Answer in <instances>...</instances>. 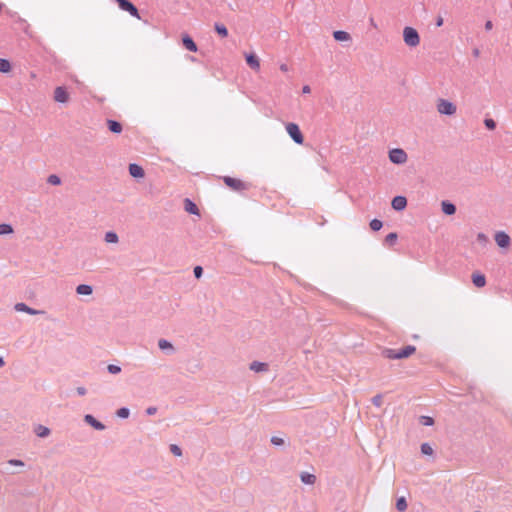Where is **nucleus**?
I'll return each mask as SVG.
<instances>
[{
	"label": "nucleus",
	"instance_id": "f257e3e1",
	"mask_svg": "<svg viewBox=\"0 0 512 512\" xmlns=\"http://www.w3.org/2000/svg\"><path fill=\"white\" fill-rule=\"evenodd\" d=\"M416 351L413 345H407L400 350L386 348L383 350L382 355L387 359H403L412 355Z\"/></svg>",
	"mask_w": 512,
	"mask_h": 512
},
{
	"label": "nucleus",
	"instance_id": "f03ea898",
	"mask_svg": "<svg viewBox=\"0 0 512 512\" xmlns=\"http://www.w3.org/2000/svg\"><path fill=\"white\" fill-rule=\"evenodd\" d=\"M403 39L407 46L416 47L420 43V36L413 27H405L403 30Z\"/></svg>",
	"mask_w": 512,
	"mask_h": 512
},
{
	"label": "nucleus",
	"instance_id": "7ed1b4c3",
	"mask_svg": "<svg viewBox=\"0 0 512 512\" xmlns=\"http://www.w3.org/2000/svg\"><path fill=\"white\" fill-rule=\"evenodd\" d=\"M436 107L440 114L446 116H452L457 111V106L453 102L443 98L438 99Z\"/></svg>",
	"mask_w": 512,
	"mask_h": 512
},
{
	"label": "nucleus",
	"instance_id": "20e7f679",
	"mask_svg": "<svg viewBox=\"0 0 512 512\" xmlns=\"http://www.w3.org/2000/svg\"><path fill=\"white\" fill-rule=\"evenodd\" d=\"M286 131H287L288 135L291 137V139L296 144H299V145L303 144L304 136H303L298 124L293 123V122L287 123Z\"/></svg>",
	"mask_w": 512,
	"mask_h": 512
},
{
	"label": "nucleus",
	"instance_id": "39448f33",
	"mask_svg": "<svg viewBox=\"0 0 512 512\" xmlns=\"http://www.w3.org/2000/svg\"><path fill=\"white\" fill-rule=\"evenodd\" d=\"M223 181L230 189L237 192L247 190L249 188V185L247 183L243 182L240 179H236L230 176H224Z\"/></svg>",
	"mask_w": 512,
	"mask_h": 512
},
{
	"label": "nucleus",
	"instance_id": "423d86ee",
	"mask_svg": "<svg viewBox=\"0 0 512 512\" xmlns=\"http://www.w3.org/2000/svg\"><path fill=\"white\" fill-rule=\"evenodd\" d=\"M115 2L121 10L128 12L131 16L137 19H140L137 7L130 0H115Z\"/></svg>",
	"mask_w": 512,
	"mask_h": 512
},
{
	"label": "nucleus",
	"instance_id": "0eeeda50",
	"mask_svg": "<svg viewBox=\"0 0 512 512\" xmlns=\"http://www.w3.org/2000/svg\"><path fill=\"white\" fill-rule=\"evenodd\" d=\"M407 153L401 148H394L389 151V160L394 164H403L407 161Z\"/></svg>",
	"mask_w": 512,
	"mask_h": 512
},
{
	"label": "nucleus",
	"instance_id": "6e6552de",
	"mask_svg": "<svg viewBox=\"0 0 512 512\" xmlns=\"http://www.w3.org/2000/svg\"><path fill=\"white\" fill-rule=\"evenodd\" d=\"M54 100L58 103H66L69 100V93L63 86H58L54 90Z\"/></svg>",
	"mask_w": 512,
	"mask_h": 512
},
{
	"label": "nucleus",
	"instance_id": "1a4fd4ad",
	"mask_svg": "<svg viewBox=\"0 0 512 512\" xmlns=\"http://www.w3.org/2000/svg\"><path fill=\"white\" fill-rule=\"evenodd\" d=\"M84 421L89 424L91 427H93L95 430H98V431H103L106 426L100 422L99 420H97L93 415L91 414H86L84 416Z\"/></svg>",
	"mask_w": 512,
	"mask_h": 512
},
{
	"label": "nucleus",
	"instance_id": "9d476101",
	"mask_svg": "<svg viewBox=\"0 0 512 512\" xmlns=\"http://www.w3.org/2000/svg\"><path fill=\"white\" fill-rule=\"evenodd\" d=\"M495 241L500 248H506L510 245V237L503 231L496 233Z\"/></svg>",
	"mask_w": 512,
	"mask_h": 512
},
{
	"label": "nucleus",
	"instance_id": "9b49d317",
	"mask_svg": "<svg viewBox=\"0 0 512 512\" xmlns=\"http://www.w3.org/2000/svg\"><path fill=\"white\" fill-rule=\"evenodd\" d=\"M392 208L396 211H402L407 206V199L404 196H395L391 202Z\"/></svg>",
	"mask_w": 512,
	"mask_h": 512
},
{
	"label": "nucleus",
	"instance_id": "f8f14e48",
	"mask_svg": "<svg viewBox=\"0 0 512 512\" xmlns=\"http://www.w3.org/2000/svg\"><path fill=\"white\" fill-rule=\"evenodd\" d=\"M128 170H129V174L133 178H142V177H144V174H145L144 169L140 165H138L136 163L129 164Z\"/></svg>",
	"mask_w": 512,
	"mask_h": 512
},
{
	"label": "nucleus",
	"instance_id": "ddd939ff",
	"mask_svg": "<svg viewBox=\"0 0 512 512\" xmlns=\"http://www.w3.org/2000/svg\"><path fill=\"white\" fill-rule=\"evenodd\" d=\"M245 59H246V63L248 64V66L251 69L256 70V71H258L260 69L259 59L254 53L247 54Z\"/></svg>",
	"mask_w": 512,
	"mask_h": 512
},
{
	"label": "nucleus",
	"instance_id": "4468645a",
	"mask_svg": "<svg viewBox=\"0 0 512 512\" xmlns=\"http://www.w3.org/2000/svg\"><path fill=\"white\" fill-rule=\"evenodd\" d=\"M182 43H183V46L191 51V52H196L197 51V45L196 43L194 42V40L192 39V37H190L188 34H185L183 37H182Z\"/></svg>",
	"mask_w": 512,
	"mask_h": 512
},
{
	"label": "nucleus",
	"instance_id": "2eb2a0df",
	"mask_svg": "<svg viewBox=\"0 0 512 512\" xmlns=\"http://www.w3.org/2000/svg\"><path fill=\"white\" fill-rule=\"evenodd\" d=\"M158 347L160 350H162L168 354H173L175 352V348H174L173 344L166 339H160L158 341Z\"/></svg>",
	"mask_w": 512,
	"mask_h": 512
},
{
	"label": "nucleus",
	"instance_id": "dca6fc26",
	"mask_svg": "<svg viewBox=\"0 0 512 512\" xmlns=\"http://www.w3.org/2000/svg\"><path fill=\"white\" fill-rule=\"evenodd\" d=\"M442 212L446 215H453L456 212V206L450 201L444 200L441 202Z\"/></svg>",
	"mask_w": 512,
	"mask_h": 512
},
{
	"label": "nucleus",
	"instance_id": "f3484780",
	"mask_svg": "<svg viewBox=\"0 0 512 512\" xmlns=\"http://www.w3.org/2000/svg\"><path fill=\"white\" fill-rule=\"evenodd\" d=\"M15 310L18 312H25L30 315H36V314L41 313V311L31 308L28 305H26L25 303H17L15 305Z\"/></svg>",
	"mask_w": 512,
	"mask_h": 512
},
{
	"label": "nucleus",
	"instance_id": "a211bd4d",
	"mask_svg": "<svg viewBox=\"0 0 512 512\" xmlns=\"http://www.w3.org/2000/svg\"><path fill=\"white\" fill-rule=\"evenodd\" d=\"M249 369L254 372H266L268 371L269 366L265 362L253 361L252 363H250Z\"/></svg>",
	"mask_w": 512,
	"mask_h": 512
},
{
	"label": "nucleus",
	"instance_id": "6ab92c4d",
	"mask_svg": "<svg viewBox=\"0 0 512 512\" xmlns=\"http://www.w3.org/2000/svg\"><path fill=\"white\" fill-rule=\"evenodd\" d=\"M107 127L110 132L120 134L123 130L122 124L116 120L108 119Z\"/></svg>",
	"mask_w": 512,
	"mask_h": 512
},
{
	"label": "nucleus",
	"instance_id": "aec40b11",
	"mask_svg": "<svg viewBox=\"0 0 512 512\" xmlns=\"http://www.w3.org/2000/svg\"><path fill=\"white\" fill-rule=\"evenodd\" d=\"M184 208H185V211L190 214L199 215V208L192 200H190L188 198H186L184 200Z\"/></svg>",
	"mask_w": 512,
	"mask_h": 512
},
{
	"label": "nucleus",
	"instance_id": "412c9836",
	"mask_svg": "<svg viewBox=\"0 0 512 512\" xmlns=\"http://www.w3.org/2000/svg\"><path fill=\"white\" fill-rule=\"evenodd\" d=\"M472 282L473 284L478 287V288H481V287H484L485 284H486V278L483 274L481 273H473L472 274Z\"/></svg>",
	"mask_w": 512,
	"mask_h": 512
},
{
	"label": "nucleus",
	"instance_id": "4be33fe9",
	"mask_svg": "<svg viewBox=\"0 0 512 512\" xmlns=\"http://www.w3.org/2000/svg\"><path fill=\"white\" fill-rule=\"evenodd\" d=\"M333 37L336 41L343 42V41H350L351 36L348 32L343 30H337L333 32Z\"/></svg>",
	"mask_w": 512,
	"mask_h": 512
},
{
	"label": "nucleus",
	"instance_id": "5701e85b",
	"mask_svg": "<svg viewBox=\"0 0 512 512\" xmlns=\"http://www.w3.org/2000/svg\"><path fill=\"white\" fill-rule=\"evenodd\" d=\"M300 479L302 483L307 485H313L316 482V476L314 474H310L308 472H302L300 474Z\"/></svg>",
	"mask_w": 512,
	"mask_h": 512
},
{
	"label": "nucleus",
	"instance_id": "b1692460",
	"mask_svg": "<svg viewBox=\"0 0 512 512\" xmlns=\"http://www.w3.org/2000/svg\"><path fill=\"white\" fill-rule=\"evenodd\" d=\"M76 293L79 295H91L93 293V288L88 284H80L76 287Z\"/></svg>",
	"mask_w": 512,
	"mask_h": 512
},
{
	"label": "nucleus",
	"instance_id": "393cba45",
	"mask_svg": "<svg viewBox=\"0 0 512 512\" xmlns=\"http://www.w3.org/2000/svg\"><path fill=\"white\" fill-rule=\"evenodd\" d=\"M34 431L40 438L47 437L50 434V429L43 425H37Z\"/></svg>",
	"mask_w": 512,
	"mask_h": 512
},
{
	"label": "nucleus",
	"instance_id": "a878e982",
	"mask_svg": "<svg viewBox=\"0 0 512 512\" xmlns=\"http://www.w3.org/2000/svg\"><path fill=\"white\" fill-rule=\"evenodd\" d=\"M215 31L218 33L219 36L222 38H225L228 36V29L226 26L222 23H215L214 25Z\"/></svg>",
	"mask_w": 512,
	"mask_h": 512
},
{
	"label": "nucleus",
	"instance_id": "bb28decb",
	"mask_svg": "<svg viewBox=\"0 0 512 512\" xmlns=\"http://www.w3.org/2000/svg\"><path fill=\"white\" fill-rule=\"evenodd\" d=\"M11 63L9 60L0 58V72L1 73H8L11 71Z\"/></svg>",
	"mask_w": 512,
	"mask_h": 512
},
{
	"label": "nucleus",
	"instance_id": "cd10ccee",
	"mask_svg": "<svg viewBox=\"0 0 512 512\" xmlns=\"http://www.w3.org/2000/svg\"><path fill=\"white\" fill-rule=\"evenodd\" d=\"M407 501L405 499V497H399L396 501V509L399 511V512H403L407 509Z\"/></svg>",
	"mask_w": 512,
	"mask_h": 512
},
{
	"label": "nucleus",
	"instance_id": "c85d7f7f",
	"mask_svg": "<svg viewBox=\"0 0 512 512\" xmlns=\"http://www.w3.org/2000/svg\"><path fill=\"white\" fill-rule=\"evenodd\" d=\"M105 241L107 243H117L119 241V237L117 235V233L113 232V231H109L105 234Z\"/></svg>",
	"mask_w": 512,
	"mask_h": 512
},
{
	"label": "nucleus",
	"instance_id": "c756f323",
	"mask_svg": "<svg viewBox=\"0 0 512 512\" xmlns=\"http://www.w3.org/2000/svg\"><path fill=\"white\" fill-rule=\"evenodd\" d=\"M13 233V228L10 224L2 223L0 224V235H8Z\"/></svg>",
	"mask_w": 512,
	"mask_h": 512
},
{
	"label": "nucleus",
	"instance_id": "7c9ffc66",
	"mask_svg": "<svg viewBox=\"0 0 512 512\" xmlns=\"http://www.w3.org/2000/svg\"><path fill=\"white\" fill-rule=\"evenodd\" d=\"M397 238V233L391 232L385 237V243L388 244L389 246H393L396 243Z\"/></svg>",
	"mask_w": 512,
	"mask_h": 512
},
{
	"label": "nucleus",
	"instance_id": "2f4dec72",
	"mask_svg": "<svg viewBox=\"0 0 512 512\" xmlns=\"http://www.w3.org/2000/svg\"><path fill=\"white\" fill-rule=\"evenodd\" d=\"M421 453L424 455L431 456L433 455L434 450L429 443L425 442L421 444Z\"/></svg>",
	"mask_w": 512,
	"mask_h": 512
},
{
	"label": "nucleus",
	"instance_id": "473e14b6",
	"mask_svg": "<svg viewBox=\"0 0 512 512\" xmlns=\"http://www.w3.org/2000/svg\"><path fill=\"white\" fill-rule=\"evenodd\" d=\"M419 423L423 426H432L434 424V419L430 416H420Z\"/></svg>",
	"mask_w": 512,
	"mask_h": 512
},
{
	"label": "nucleus",
	"instance_id": "72a5a7b5",
	"mask_svg": "<svg viewBox=\"0 0 512 512\" xmlns=\"http://www.w3.org/2000/svg\"><path fill=\"white\" fill-rule=\"evenodd\" d=\"M116 415L119 417V418H122V419H126L129 417L130 415V410L129 408L127 407H121L117 410L116 412Z\"/></svg>",
	"mask_w": 512,
	"mask_h": 512
},
{
	"label": "nucleus",
	"instance_id": "f704fd0d",
	"mask_svg": "<svg viewBox=\"0 0 512 512\" xmlns=\"http://www.w3.org/2000/svg\"><path fill=\"white\" fill-rule=\"evenodd\" d=\"M383 227V222L379 219H373L371 220L370 222V228L373 230V231H379L381 228Z\"/></svg>",
	"mask_w": 512,
	"mask_h": 512
},
{
	"label": "nucleus",
	"instance_id": "c9c22d12",
	"mask_svg": "<svg viewBox=\"0 0 512 512\" xmlns=\"http://www.w3.org/2000/svg\"><path fill=\"white\" fill-rule=\"evenodd\" d=\"M107 371L110 373V374H119L121 372V367L118 366V365H115V364H109L107 366Z\"/></svg>",
	"mask_w": 512,
	"mask_h": 512
},
{
	"label": "nucleus",
	"instance_id": "e433bc0d",
	"mask_svg": "<svg viewBox=\"0 0 512 512\" xmlns=\"http://www.w3.org/2000/svg\"><path fill=\"white\" fill-rule=\"evenodd\" d=\"M47 182L51 185H59L61 183V179L59 176L52 174L48 177Z\"/></svg>",
	"mask_w": 512,
	"mask_h": 512
},
{
	"label": "nucleus",
	"instance_id": "4c0bfd02",
	"mask_svg": "<svg viewBox=\"0 0 512 512\" xmlns=\"http://www.w3.org/2000/svg\"><path fill=\"white\" fill-rule=\"evenodd\" d=\"M484 125L489 130H494L496 128V122L492 118H485Z\"/></svg>",
	"mask_w": 512,
	"mask_h": 512
},
{
	"label": "nucleus",
	"instance_id": "58836bf2",
	"mask_svg": "<svg viewBox=\"0 0 512 512\" xmlns=\"http://www.w3.org/2000/svg\"><path fill=\"white\" fill-rule=\"evenodd\" d=\"M382 399H383L382 395H381V394H377V395H375V396L371 399V402H372V404H373L374 406H376V407H381V405H382Z\"/></svg>",
	"mask_w": 512,
	"mask_h": 512
},
{
	"label": "nucleus",
	"instance_id": "ea45409f",
	"mask_svg": "<svg viewBox=\"0 0 512 512\" xmlns=\"http://www.w3.org/2000/svg\"><path fill=\"white\" fill-rule=\"evenodd\" d=\"M170 451H171L175 456H181V455H182V450H181V448H180L178 445L172 444V445L170 446Z\"/></svg>",
	"mask_w": 512,
	"mask_h": 512
},
{
	"label": "nucleus",
	"instance_id": "a19ab883",
	"mask_svg": "<svg viewBox=\"0 0 512 512\" xmlns=\"http://www.w3.org/2000/svg\"><path fill=\"white\" fill-rule=\"evenodd\" d=\"M271 443L275 446H281L284 444V440L278 436H273L271 438Z\"/></svg>",
	"mask_w": 512,
	"mask_h": 512
},
{
	"label": "nucleus",
	"instance_id": "79ce46f5",
	"mask_svg": "<svg viewBox=\"0 0 512 512\" xmlns=\"http://www.w3.org/2000/svg\"><path fill=\"white\" fill-rule=\"evenodd\" d=\"M193 273L195 278L199 279L203 275V268L201 266H195Z\"/></svg>",
	"mask_w": 512,
	"mask_h": 512
},
{
	"label": "nucleus",
	"instance_id": "37998d69",
	"mask_svg": "<svg viewBox=\"0 0 512 512\" xmlns=\"http://www.w3.org/2000/svg\"><path fill=\"white\" fill-rule=\"evenodd\" d=\"M156 413H157V407H155V406H150L146 409V414L149 416H152Z\"/></svg>",
	"mask_w": 512,
	"mask_h": 512
},
{
	"label": "nucleus",
	"instance_id": "c03bdc74",
	"mask_svg": "<svg viewBox=\"0 0 512 512\" xmlns=\"http://www.w3.org/2000/svg\"><path fill=\"white\" fill-rule=\"evenodd\" d=\"M9 464L14 465V466H24L23 461L18 460V459H11L9 461Z\"/></svg>",
	"mask_w": 512,
	"mask_h": 512
},
{
	"label": "nucleus",
	"instance_id": "a18cd8bd",
	"mask_svg": "<svg viewBox=\"0 0 512 512\" xmlns=\"http://www.w3.org/2000/svg\"><path fill=\"white\" fill-rule=\"evenodd\" d=\"M87 393V389L85 387H78L77 388V394L79 396H84Z\"/></svg>",
	"mask_w": 512,
	"mask_h": 512
},
{
	"label": "nucleus",
	"instance_id": "49530a36",
	"mask_svg": "<svg viewBox=\"0 0 512 512\" xmlns=\"http://www.w3.org/2000/svg\"><path fill=\"white\" fill-rule=\"evenodd\" d=\"M492 28H493V23H492V21H490V20L486 21V23H485V29H486L487 31H489V30H491Z\"/></svg>",
	"mask_w": 512,
	"mask_h": 512
},
{
	"label": "nucleus",
	"instance_id": "de8ad7c7",
	"mask_svg": "<svg viewBox=\"0 0 512 512\" xmlns=\"http://www.w3.org/2000/svg\"><path fill=\"white\" fill-rule=\"evenodd\" d=\"M443 25V18L441 16L437 17L436 19V26L440 27Z\"/></svg>",
	"mask_w": 512,
	"mask_h": 512
},
{
	"label": "nucleus",
	"instance_id": "09e8293b",
	"mask_svg": "<svg viewBox=\"0 0 512 512\" xmlns=\"http://www.w3.org/2000/svg\"><path fill=\"white\" fill-rule=\"evenodd\" d=\"M310 91H311L310 86H308V85H304V86H303V88H302V92H303L304 94H306V93H310Z\"/></svg>",
	"mask_w": 512,
	"mask_h": 512
},
{
	"label": "nucleus",
	"instance_id": "8fccbe9b",
	"mask_svg": "<svg viewBox=\"0 0 512 512\" xmlns=\"http://www.w3.org/2000/svg\"><path fill=\"white\" fill-rule=\"evenodd\" d=\"M369 22H370V25H371L373 28H375V29H377V28H378V26H377V24H376V22L374 21V19H373V18H370Z\"/></svg>",
	"mask_w": 512,
	"mask_h": 512
},
{
	"label": "nucleus",
	"instance_id": "3c124183",
	"mask_svg": "<svg viewBox=\"0 0 512 512\" xmlns=\"http://www.w3.org/2000/svg\"><path fill=\"white\" fill-rule=\"evenodd\" d=\"M280 70L283 71V72H287L288 71V66L286 64H282L280 66Z\"/></svg>",
	"mask_w": 512,
	"mask_h": 512
},
{
	"label": "nucleus",
	"instance_id": "603ef678",
	"mask_svg": "<svg viewBox=\"0 0 512 512\" xmlns=\"http://www.w3.org/2000/svg\"><path fill=\"white\" fill-rule=\"evenodd\" d=\"M5 364L3 358L0 356V368L3 367Z\"/></svg>",
	"mask_w": 512,
	"mask_h": 512
},
{
	"label": "nucleus",
	"instance_id": "864d4df0",
	"mask_svg": "<svg viewBox=\"0 0 512 512\" xmlns=\"http://www.w3.org/2000/svg\"><path fill=\"white\" fill-rule=\"evenodd\" d=\"M473 54H474V56L477 57L479 55V50L478 49H474L473 50Z\"/></svg>",
	"mask_w": 512,
	"mask_h": 512
},
{
	"label": "nucleus",
	"instance_id": "5fc2aeb1",
	"mask_svg": "<svg viewBox=\"0 0 512 512\" xmlns=\"http://www.w3.org/2000/svg\"><path fill=\"white\" fill-rule=\"evenodd\" d=\"M478 239H485V235L483 233L478 234Z\"/></svg>",
	"mask_w": 512,
	"mask_h": 512
},
{
	"label": "nucleus",
	"instance_id": "6e6d98bb",
	"mask_svg": "<svg viewBox=\"0 0 512 512\" xmlns=\"http://www.w3.org/2000/svg\"><path fill=\"white\" fill-rule=\"evenodd\" d=\"M475 512H481V511H475Z\"/></svg>",
	"mask_w": 512,
	"mask_h": 512
}]
</instances>
